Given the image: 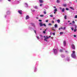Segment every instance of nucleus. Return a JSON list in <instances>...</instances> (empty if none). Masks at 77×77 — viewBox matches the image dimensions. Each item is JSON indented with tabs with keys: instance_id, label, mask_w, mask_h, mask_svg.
I'll use <instances>...</instances> for the list:
<instances>
[{
	"instance_id": "1",
	"label": "nucleus",
	"mask_w": 77,
	"mask_h": 77,
	"mask_svg": "<svg viewBox=\"0 0 77 77\" xmlns=\"http://www.w3.org/2000/svg\"><path fill=\"white\" fill-rule=\"evenodd\" d=\"M75 53V51H72V53L71 54V57L74 59L76 58V55Z\"/></svg>"
},
{
	"instance_id": "2",
	"label": "nucleus",
	"mask_w": 77,
	"mask_h": 77,
	"mask_svg": "<svg viewBox=\"0 0 77 77\" xmlns=\"http://www.w3.org/2000/svg\"><path fill=\"white\" fill-rule=\"evenodd\" d=\"M53 50L54 53L55 54H56L57 53V50L54 49Z\"/></svg>"
},
{
	"instance_id": "3",
	"label": "nucleus",
	"mask_w": 77,
	"mask_h": 77,
	"mask_svg": "<svg viewBox=\"0 0 77 77\" xmlns=\"http://www.w3.org/2000/svg\"><path fill=\"white\" fill-rule=\"evenodd\" d=\"M71 48H72L73 50H75V45H74L72 44L71 45Z\"/></svg>"
},
{
	"instance_id": "4",
	"label": "nucleus",
	"mask_w": 77,
	"mask_h": 77,
	"mask_svg": "<svg viewBox=\"0 0 77 77\" xmlns=\"http://www.w3.org/2000/svg\"><path fill=\"white\" fill-rule=\"evenodd\" d=\"M39 24L40 27H42V26H43V24H42V23L41 22L39 23Z\"/></svg>"
},
{
	"instance_id": "5",
	"label": "nucleus",
	"mask_w": 77,
	"mask_h": 77,
	"mask_svg": "<svg viewBox=\"0 0 77 77\" xmlns=\"http://www.w3.org/2000/svg\"><path fill=\"white\" fill-rule=\"evenodd\" d=\"M30 18V17L29 15H27L26 17V20H28V19H29Z\"/></svg>"
},
{
	"instance_id": "6",
	"label": "nucleus",
	"mask_w": 77,
	"mask_h": 77,
	"mask_svg": "<svg viewBox=\"0 0 77 77\" xmlns=\"http://www.w3.org/2000/svg\"><path fill=\"white\" fill-rule=\"evenodd\" d=\"M18 12L20 14H22L23 13V11L21 10L18 11Z\"/></svg>"
},
{
	"instance_id": "7",
	"label": "nucleus",
	"mask_w": 77,
	"mask_h": 77,
	"mask_svg": "<svg viewBox=\"0 0 77 77\" xmlns=\"http://www.w3.org/2000/svg\"><path fill=\"white\" fill-rule=\"evenodd\" d=\"M39 2L40 3H42L44 2V1L43 0H39Z\"/></svg>"
},
{
	"instance_id": "8",
	"label": "nucleus",
	"mask_w": 77,
	"mask_h": 77,
	"mask_svg": "<svg viewBox=\"0 0 77 77\" xmlns=\"http://www.w3.org/2000/svg\"><path fill=\"white\" fill-rule=\"evenodd\" d=\"M61 11L62 12H65V8H62Z\"/></svg>"
},
{
	"instance_id": "9",
	"label": "nucleus",
	"mask_w": 77,
	"mask_h": 77,
	"mask_svg": "<svg viewBox=\"0 0 77 77\" xmlns=\"http://www.w3.org/2000/svg\"><path fill=\"white\" fill-rule=\"evenodd\" d=\"M64 45V46H65L66 45V41H64L63 42Z\"/></svg>"
},
{
	"instance_id": "10",
	"label": "nucleus",
	"mask_w": 77,
	"mask_h": 77,
	"mask_svg": "<svg viewBox=\"0 0 77 77\" xmlns=\"http://www.w3.org/2000/svg\"><path fill=\"white\" fill-rule=\"evenodd\" d=\"M31 25L32 26H34V27H35V24H34V23H31Z\"/></svg>"
},
{
	"instance_id": "11",
	"label": "nucleus",
	"mask_w": 77,
	"mask_h": 77,
	"mask_svg": "<svg viewBox=\"0 0 77 77\" xmlns=\"http://www.w3.org/2000/svg\"><path fill=\"white\" fill-rule=\"evenodd\" d=\"M44 41H46V42H48V40H47V38H45L44 39Z\"/></svg>"
},
{
	"instance_id": "12",
	"label": "nucleus",
	"mask_w": 77,
	"mask_h": 77,
	"mask_svg": "<svg viewBox=\"0 0 77 77\" xmlns=\"http://www.w3.org/2000/svg\"><path fill=\"white\" fill-rule=\"evenodd\" d=\"M54 26L55 28H57V24H55Z\"/></svg>"
},
{
	"instance_id": "13",
	"label": "nucleus",
	"mask_w": 77,
	"mask_h": 77,
	"mask_svg": "<svg viewBox=\"0 0 77 77\" xmlns=\"http://www.w3.org/2000/svg\"><path fill=\"white\" fill-rule=\"evenodd\" d=\"M54 12H57V9L55 8L54 10Z\"/></svg>"
},
{
	"instance_id": "14",
	"label": "nucleus",
	"mask_w": 77,
	"mask_h": 77,
	"mask_svg": "<svg viewBox=\"0 0 77 77\" xmlns=\"http://www.w3.org/2000/svg\"><path fill=\"white\" fill-rule=\"evenodd\" d=\"M63 6L64 7H66L67 6L66 4H63Z\"/></svg>"
},
{
	"instance_id": "15",
	"label": "nucleus",
	"mask_w": 77,
	"mask_h": 77,
	"mask_svg": "<svg viewBox=\"0 0 77 77\" xmlns=\"http://www.w3.org/2000/svg\"><path fill=\"white\" fill-rule=\"evenodd\" d=\"M70 9H72V10H74V8L72 7H70Z\"/></svg>"
},
{
	"instance_id": "16",
	"label": "nucleus",
	"mask_w": 77,
	"mask_h": 77,
	"mask_svg": "<svg viewBox=\"0 0 77 77\" xmlns=\"http://www.w3.org/2000/svg\"><path fill=\"white\" fill-rule=\"evenodd\" d=\"M57 2L58 3H60V1H59V0H57Z\"/></svg>"
},
{
	"instance_id": "17",
	"label": "nucleus",
	"mask_w": 77,
	"mask_h": 77,
	"mask_svg": "<svg viewBox=\"0 0 77 77\" xmlns=\"http://www.w3.org/2000/svg\"><path fill=\"white\" fill-rule=\"evenodd\" d=\"M45 11H44V14H46V10L45 9Z\"/></svg>"
},
{
	"instance_id": "18",
	"label": "nucleus",
	"mask_w": 77,
	"mask_h": 77,
	"mask_svg": "<svg viewBox=\"0 0 77 77\" xmlns=\"http://www.w3.org/2000/svg\"><path fill=\"white\" fill-rule=\"evenodd\" d=\"M57 21V23H59L60 22V20H58Z\"/></svg>"
},
{
	"instance_id": "19",
	"label": "nucleus",
	"mask_w": 77,
	"mask_h": 77,
	"mask_svg": "<svg viewBox=\"0 0 77 77\" xmlns=\"http://www.w3.org/2000/svg\"><path fill=\"white\" fill-rule=\"evenodd\" d=\"M64 19L65 20H66V15H65L64 16Z\"/></svg>"
},
{
	"instance_id": "20",
	"label": "nucleus",
	"mask_w": 77,
	"mask_h": 77,
	"mask_svg": "<svg viewBox=\"0 0 77 77\" xmlns=\"http://www.w3.org/2000/svg\"><path fill=\"white\" fill-rule=\"evenodd\" d=\"M77 28V26L76 25H75V29H76Z\"/></svg>"
},
{
	"instance_id": "21",
	"label": "nucleus",
	"mask_w": 77,
	"mask_h": 77,
	"mask_svg": "<svg viewBox=\"0 0 77 77\" xmlns=\"http://www.w3.org/2000/svg\"><path fill=\"white\" fill-rule=\"evenodd\" d=\"M43 26H45V27H46L47 26L45 23L43 24Z\"/></svg>"
},
{
	"instance_id": "22",
	"label": "nucleus",
	"mask_w": 77,
	"mask_h": 77,
	"mask_svg": "<svg viewBox=\"0 0 77 77\" xmlns=\"http://www.w3.org/2000/svg\"><path fill=\"white\" fill-rule=\"evenodd\" d=\"M43 16L44 15H40V17H43Z\"/></svg>"
},
{
	"instance_id": "23",
	"label": "nucleus",
	"mask_w": 77,
	"mask_h": 77,
	"mask_svg": "<svg viewBox=\"0 0 77 77\" xmlns=\"http://www.w3.org/2000/svg\"><path fill=\"white\" fill-rule=\"evenodd\" d=\"M46 38H47V39H49V37H48L47 35L46 36Z\"/></svg>"
},
{
	"instance_id": "24",
	"label": "nucleus",
	"mask_w": 77,
	"mask_h": 77,
	"mask_svg": "<svg viewBox=\"0 0 77 77\" xmlns=\"http://www.w3.org/2000/svg\"><path fill=\"white\" fill-rule=\"evenodd\" d=\"M25 5H26V6L27 7V3H25Z\"/></svg>"
},
{
	"instance_id": "25",
	"label": "nucleus",
	"mask_w": 77,
	"mask_h": 77,
	"mask_svg": "<svg viewBox=\"0 0 77 77\" xmlns=\"http://www.w3.org/2000/svg\"><path fill=\"white\" fill-rule=\"evenodd\" d=\"M60 35H61V34H63V32H60Z\"/></svg>"
},
{
	"instance_id": "26",
	"label": "nucleus",
	"mask_w": 77,
	"mask_h": 77,
	"mask_svg": "<svg viewBox=\"0 0 77 77\" xmlns=\"http://www.w3.org/2000/svg\"><path fill=\"white\" fill-rule=\"evenodd\" d=\"M52 24L51 23H49L48 25V26H51Z\"/></svg>"
},
{
	"instance_id": "27",
	"label": "nucleus",
	"mask_w": 77,
	"mask_h": 77,
	"mask_svg": "<svg viewBox=\"0 0 77 77\" xmlns=\"http://www.w3.org/2000/svg\"><path fill=\"white\" fill-rule=\"evenodd\" d=\"M60 52H63V51L62 49H61L60 50Z\"/></svg>"
},
{
	"instance_id": "28",
	"label": "nucleus",
	"mask_w": 77,
	"mask_h": 77,
	"mask_svg": "<svg viewBox=\"0 0 77 77\" xmlns=\"http://www.w3.org/2000/svg\"><path fill=\"white\" fill-rule=\"evenodd\" d=\"M43 33L45 34V33L46 32H45V31H43Z\"/></svg>"
},
{
	"instance_id": "29",
	"label": "nucleus",
	"mask_w": 77,
	"mask_h": 77,
	"mask_svg": "<svg viewBox=\"0 0 77 77\" xmlns=\"http://www.w3.org/2000/svg\"><path fill=\"white\" fill-rule=\"evenodd\" d=\"M35 9H38V7H37V6H35Z\"/></svg>"
},
{
	"instance_id": "30",
	"label": "nucleus",
	"mask_w": 77,
	"mask_h": 77,
	"mask_svg": "<svg viewBox=\"0 0 77 77\" xmlns=\"http://www.w3.org/2000/svg\"><path fill=\"white\" fill-rule=\"evenodd\" d=\"M40 37H41V38H43V36H42V35H40Z\"/></svg>"
},
{
	"instance_id": "31",
	"label": "nucleus",
	"mask_w": 77,
	"mask_h": 77,
	"mask_svg": "<svg viewBox=\"0 0 77 77\" xmlns=\"http://www.w3.org/2000/svg\"><path fill=\"white\" fill-rule=\"evenodd\" d=\"M52 35H54H54H55V32H54L52 33Z\"/></svg>"
},
{
	"instance_id": "32",
	"label": "nucleus",
	"mask_w": 77,
	"mask_h": 77,
	"mask_svg": "<svg viewBox=\"0 0 77 77\" xmlns=\"http://www.w3.org/2000/svg\"><path fill=\"white\" fill-rule=\"evenodd\" d=\"M76 31H77V29H74V32H76Z\"/></svg>"
},
{
	"instance_id": "33",
	"label": "nucleus",
	"mask_w": 77,
	"mask_h": 77,
	"mask_svg": "<svg viewBox=\"0 0 77 77\" xmlns=\"http://www.w3.org/2000/svg\"><path fill=\"white\" fill-rule=\"evenodd\" d=\"M71 29L72 30H74V28H73V27H71Z\"/></svg>"
},
{
	"instance_id": "34",
	"label": "nucleus",
	"mask_w": 77,
	"mask_h": 77,
	"mask_svg": "<svg viewBox=\"0 0 77 77\" xmlns=\"http://www.w3.org/2000/svg\"><path fill=\"white\" fill-rule=\"evenodd\" d=\"M37 38L38 39H39V36H37Z\"/></svg>"
},
{
	"instance_id": "35",
	"label": "nucleus",
	"mask_w": 77,
	"mask_h": 77,
	"mask_svg": "<svg viewBox=\"0 0 77 77\" xmlns=\"http://www.w3.org/2000/svg\"><path fill=\"white\" fill-rule=\"evenodd\" d=\"M75 18H77V15H76L75 16Z\"/></svg>"
},
{
	"instance_id": "36",
	"label": "nucleus",
	"mask_w": 77,
	"mask_h": 77,
	"mask_svg": "<svg viewBox=\"0 0 77 77\" xmlns=\"http://www.w3.org/2000/svg\"><path fill=\"white\" fill-rule=\"evenodd\" d=\"M46 23H48V20H46Z\"/></svg>"
},
{
	"instance_id": "37",
	"label": "nucleus",
	"mask_w": 77,
	"mask_h": 77,
	"mask_svg": "<svg viewBox=\"0 0 77 77\" xmlns=\"http://www.w3.org/2000/svg\"><path fill=\"white\" fill-rule=\"evenodd\" d=\"M66 10L67 11H68V10H69V9H68V8H66Z\"/></svg>"
},
{
	"instance_id": "38",
	"label": "nucleus",
	"mask_w": 77,
	"mask_h": 77,
	"mask_svg": "<svg viewBox=\"0 0 77 77\" xmlns=\"http://www.w3.org/2000/svg\"><path fill=\"white\" fill-rule=\"evenodd\" d=\"M39 21L40 22H41L42 21V20H39Z\"/></svg>"
},
{
	"instance_id": "39",
	"label": "nucleus",
	"mask_w": 77,
	"mask_h": 77,
	"mask_svg": "<svg viewBox=\"0 0 77 77\" xmlns=\"http://www.w3.org/2000/svg\"><path fill=\"white\" fill-rule=\"evenodd\" d=\"M72 23H73L74 24V23H75V21H73L72 22Z\"/></svg>"
},
{
	"instance_id": "40",
	"label": "nucleus",
	"mask_w": 77,
	"mask_h": 77,
	"mask_svg": "<svg viewBox=\"0 0 77 77\" xmlns=\"http://www.w3.org/2000/svg\"><path fill=\"white\" fill-rule=\"evenodd\" d=\"M50 17H53V15H50Z\"/></svg>"
},
{
	"instance_id": "41",
	"label": "nucleus",
	"mask_w": 77,
	"mask_h": 77,
	"mask_svg": "<svg viewBox=\"0 0 77 77\" xmlns=\"http://www.w3.org/2000/svg\"><path fill=\"white\" fill-rule=\"evenodd\" d=\"M76 36H77L76 35H74V37H75H75H76Z\"/></svg>"
},
{
	"instance_id": "42",
	"label": "nucleus",
	"mask_w": 77,
	"mask_h": 77,
	"mask_svg": "<svg viewBox=\"0 0 77 77\" xmlns=\"http://www.w3.org/2000/svg\"><path fill=\"white\" fill-rule=\"evenodd\" d=\"M52 30H54H54H55V29L53 28H52Z\"/></svg>"
},
{
	"instance_id": "43",
	"label": "nucleus",
	"mask_w": 77,
	"mask_h": 77,
	"mask_svg": "<svg viewBox=\"0 0 77 77\" xmlns=\"http://www.w3.org/2000/svg\"><path fill=\"white\" fill-rule=\"evenodd\" d=\"M40 6H42V4H40Z\"/></svg>"
},
{
	"instance_id": "44",
	"label": "nucleus",
	"mask_w": 77,
	"mask_h": 77,
	"mask_svg": "<svg viewBox=\"0 0 77 77\" xmlns=\"http://www.w3.org/2000/svg\"><path fill=\"white\" fill-rule=\"evenodd\" d=\"M59 9L60 10H62V8H61V7H60Z\"/></svg>"
},
{
	"instance_id": "45",
	"label": "nucleus",
	"mask_w": 77,
	"mask_h": 77,
	"mask_svg": "<svg viewBox=\"0 0 77 77\" xmlns=\"http://www.w3.org/2000/svg\"><path fill=\"white\" fill-rule=\"evenodd\" d=\"M66 28V27H64V28H63V30H65Z\"/></svg>"
},
{
	"instance_id": "46",
	"label": "nucleus",
	"mask_w": 77,
	"mask_h": 77,
	"mask_svg": "<svg viewBox=\"0 0 77 77\" xmlns=\"http://www.w3.org/2000/svg\"><path fill=\"white\" fill-rule=\"evenodd\" d=\"M54 21L52 20V23H54Z\"/></svg>"
},
{
	"instance_id": "47",
	"label": "nucleus",
	"mask_w": 77,
	"mask_h": 77,
	"mask_svg": "<svg viewBox=\"0 0 77 77\" xmlns=\"http://www.w3.org/2000/svg\"><path fill=\"white\" fill-rule=\"evenodd\" d=\"M66 53H67L68 52V51H65Z\"/></svg>"
},
{
	"instance_id": "48",
	"label": "nucleus",
	"mask_w": 77,
	"mask_h": 77,
	"mask_svg": "<svg viewBox=\"0 0 77 77\" xmlns=\"http://www.w3.org/2000/svg\"><path fill=\"white\" fill-rule=\"evenodd\" d=\"M44 38H45V36L44 35L43 36Z\"/></svg>"
},
{
	"instance_id": "49",
	"label": "nucleus",
	"mask_w": 77,
	"mask_h": 77,
	"mask_svg": "<svg viewBox=\"0 0 77 77\" xmlns=\"http://www.w3.org/2000/svg\"><path fill=\"white\" fill-rule=\"evenodd\" d=\"M54 8H56V7H55V6H54Z\"/></svg>"
},
{
	"instance_id": "50",
	"label": "nucleus",
	"mask_w": 77,
	"mask_h": 77,
	"mask_svg": "<svg viewBox=\"0 0 77 77\" xmlns=\"http://www.w3.org/2000/svg\"><path fill=\"white\" fill-rule=\"evenodd\" d=\"M35 10H33V11H32V12H35Z\"/></svg>"
},
{
	"instance_id": "51",
	"label": "nucleus",
	"mask_w": 77,
	"mask_h": 77,
	"mask_svg": "<svg viewBox=\"0 0 77 77\" xmlns=\"http://www.w3.org/2000/svg\"><path fill=\"white\" fill-rule=\"evenodd\" d=\"M63 56V55H61V57H62V56Z\"/></svg>"
},
{
	"instance_id": "52",
	"label": "nucleus",
	"mask_w": 77,
	"mask_h": 77,
	"mask_svg": "<svg viewBox=\"0 0 77 77\" xmlns=\"http://www.w3.org/2000/svg\"><path fill=\"white\" fill-rule=\"evenodd\" d=\"M54 14H56V12H54Z\"/></svg>"
},
{
	"instance_id": "53",
	"label": "nucleus",
	"mask_w": 77,
	"mask_h": 77,
	"mask_svg": "<svg viewBox=\"0 0 77 77\" xmlns=\"http://www.w3.org/2000/svg\"><path fill=\"white\" fill-rule=\"evenodd\" d=\"M60 29H61V28H59V30H60Z\"/></svg>"
},
{
	"instance_id": "54",
	"label": "nucleus",
	"mask_w": 77,
	"mask_h": 77,
	"mask_svg": "<svg viewBox=\"0 0 77 77\" xmlns=\"http://www.w3.org/2000/svg\"><path fill=\"white\" fill-rule=\"evenodd\" d=\"M61 29H63V28L62 27H61Z\"/></svg>"
},
{
	"instance_id": "55",
	"label": "nucleus",
	"mask_w": 77,
	"mask_h": 77,
	"mask_svg": "<svg viewBox=\"0 0 77 77\" xmlns=\"http://www.w3.org/2000/svg\"><path fill=\"white\" fill-rule=\"evenodd\" d=\"M34 32L35 33H36V31L34 30Z\"/></svg>"
},
{
	"instance_id": "56",
	"label": "nucleus",
	"mask_w": 77,
	"mask_h": 77,
	"mask_svg": "<svg viewBox=\"0 0 77 77\" xmlns=\"http://www.w3.org/2000/svg\"><path fill=\"white\" fill-rule=\"evenodd\" d=\"M70 22V21L69 20L68 21V23H69Z\"/></svg>"
},
{
	"instance_id": "57",
	"label": "nucleus",
	"mask_w": 77,
	"mask_h": 77,
	"mask_svg": "<svg viewBox=\"0 0 77 77\" xmlns=\"http://www.w3.org/2000/svg\"><path fill=\"white\" fill-rule=\"evenodd\" d=\"M53 19L54 20H55V18H54H54H53Z\"/></svg>"
},
{
	"instance_id": "58",
	"label": "nucleus",
	"mask_w": 77,
	"mask_h": 77,
	"mask_svg": "<svg viewBox=\"0 0 77 77\" xmlns=\"http://www.w3.org/2000/svg\"><path fill=\"white\" fill-rule=\"evenodd\" d=\"M9 2H11V0H8Z\"/></svg>"
},
{
	"instance_id": "59",
	"label": "nucleus",
	"mask_w": 77,
	"mask_h": 77,
	"mask_svg": "<svg viewBox=\"0 0 77 77\" xmlns=\"http://www.w3.org/2000/svg\"><path fill=\"white\" fill-rule=\"evenodd\" d=\"M69 24H72V23H70Z\"/></svg>"
},
{
	"instance_id": "60",
	"label": "nucleus",
	"mask_w": 77,
	"mask_h": 77,
	"mask_svg": "<svg viewBox=\"0 0 77 77\" xmlns=\"http://www.w3.org/2000/svg\"><path fill=\"white\" fill-rule=\"evenodd\" d=\"M46 30H47V29H45V32H46Z\"/></svg>"
},
{
	"instance_id": "61",
	"label": "nucleus",
	"mask_w": 77,
	"mask_h": 77,
	"mask_svg": "<svg viewBox=\"0 0 77 77\" xmlns=\"http://www.w3.org/2000/svg\"><path fill=\"white\" fill-rule=\"evenodd\" d=\"M36 19H38V17H36Z\"/></svg>"
},
{
	"instance_id": "62",
	"label": "nucleus",
	"mask_w": 77,
	"mask_h": 77,
	"mask_svg": "<svg viewBox=\"0 0 77 77\" xmlns=\"http://www.w3.org/2000/svg\"><path fill=\"white\" fill-rule=\"evenodd\" d=\"M51 37V36H50L49 37V38H50Z\"/></svg>"
},
{
	"instance_id": "63",
	"label": "nucleus",
	"mask_w": 77,
	"mask_h": 77,
	"mask_svg": "<svg viewBox=\"0 0 77 77\" xmlns=\"http://www.w3.org/2000/svg\"><path fill=\"white\" fill-rule=\"evenodd\" d=\"M40 29L41 30H42V29L41 28Z\"/></svg>"
},
{
	"instance_id": "64",
	"label": "nucleus",
	"mask_w": 77,
	"mask_h": 77,
	"mask_svg": "<svg viewBox=\"0 0 77 77\" xmlns=\"http://www.w3.org/2000/svg\"><path fill=\"white\" fill-rule=\"evenodd\" d=\"M50 34H51V33H50Z\"/></svg>"
}]
</instances>
